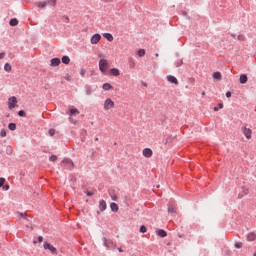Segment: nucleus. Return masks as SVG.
<instances>
[{
	"label": "nucleus",
	"instance_id": "f257e3e1",
	"mask_svg": "<svg viewBox=\"0 0 256 256\" xmlns=\"http://www.w3.org/2000/svg\"><path fill=\"white\" fill-rule=\"evenodd\" d=\"M99 69L101 73H107V69H109V61H107L106 59H100Z\"/></svg>",
	"mask_w": 256,
	"mask_h": 256
},
{
	"label": "nucleus",
	"instance_id": "f03ea898",
	"mask_svg": "<svg viewBox=\"0 0 256 256\" xmlns=\"http://www.w3.org/2000/svg\"><path fill=\"white\" fill-rule=\"evenodd\" d=\"M113 107H115V102H113L111 98H107L104 102L105 111H109V109H113Z\"/></svg>",
	"mask_w": 256,
	"mask_h": 256
},
{
	"label": "nucleus",
	"instance_id": "7ed1b4c3",
	"mask_svg": "<svg viewBox=\"0 0 256 256\" xmlns=\"http://www.w3.org/2000/svg\"><path fill=\"white\" fill-rule=\"evenodd\" d=\"M245 195H249V188L247 186H242L238 193V199H243Z\"/></svg>",
	"mask_w": 256,
	"mask_h": 256
},
{
	"label": "nucleus",
	"instance_id": "20e7f679",
	"mask_svg": "<svg viewBox=\"0 0 256 256\" xmlns=\"http://www.w3.org/2000/svg\"><path fill=\"white\" fill-rule=\"evenodd\" d=\"M103 245L106 247V249H115V244L111 240H107V238H102Z\"/></svg>",
	"mask_w": 256,
	"mask_h": 256
},
{
	"label": "nucleus",
	"instance_id": "39448f33",
	"mask_svg": "<svg viewBox=\"0 0 256 256\" xmlns=\"http://www.w3.org/2000/svg\"><path fill=\"white\" fill-rule=\"evenodd\" d=\"M17 105V98L15 96H12L8 99V109H15V106Z\"/></svg>",
	"mask_w": 256,
	"mask_h": 256
},
{
	"label": "nucleus",
	"instance_id": "423d86ee",
	"mask_svg": "<svg viewBox=\"0 0 256 256\" xmlns=\"http://www.w3.org/2000/svg\"><path fill=\"white\" fill-rule=\"evenodd\" d=\"M99 41H101V34H94L90 39V43L92 45H97V43H99Z\"/></svg>",
	"mask_w": 256,
	"mask_h": 256
},
{
	"label": "nucleus",
	"instance_id": "0eeeda50",
	"mask_svg": "<svg viewBox=\"0 0 256 256\" xmlns=\"http://www.w3.org/2000/svg\"><path fill=\"white\" fill-rule=\"evenodd\" d=\"M142 155L146 157V159H149L150 157H153V150H151L150 148H145L142 151Z\"/></svg>",
	"mask_w": 256,
	"mask_h": 256
},
{
	"label": "nucleus",
	"instance_id": "6e6552de",
	"mask_svg": "<svg viewBox=\"0 0 256 256\" xmlns=\"http://www.w3.org/2000/svg\"><path fill=\"white\" fill-rule=\"evenodd\" d=\"M44 249H48V251H51L53 253V255H55V253H57V248H55L53 245H51L48 242L44 243Z\"/></svg>",
	"mask_w": 256,
	"mask_h": 256
},
{
	"label": "nucleus",
	"instance_id": "1a4fd4ad",
	"mask_svg": "<svg viewBox=\"0 0 256 256\" xmlns=\"http://www.w3.org/2000/svg\"><path fill=\"white\" fill-rule=\"evenodd\" d=\"M242 133L244 134L246 139H251V133H253V131L250 128L243 127L242 128Z\"/></svg>",
	"mask_w": 256,
	"mask_h": 256
},
{
	"label": "nucleus",
	"instance_id": "9d476101",
	"mask_svg": "<svg viewBox=\"0 0 256 256\" xmlns=\"http://www.w3.org/2000/svg\"><path fill=\"white\" fill-rule=\"evenodd\" d=\"M167 81L169 83H172L173 85H179V80H177V78L173 75H168L167 76Z\"/></svg>",
	"mask_w": 256,
	"mask_h": 256
},
{
	"label": "nucleus",
	"instance_id": "9b49d317",
	"mask_svg": "<svg viewBox=\"0 0 256 256\" xmlns=\"http://www.w3.org/2000/svg\"><path fill=\"white\" fill-rule=\"evenodd\" d=\"M51 67H59L61 65V59L59 58H52L50 61Z\"/></svg>",
	"mask_w": 256,
	"mask_h": 256
},
{
	"label": "nucleus",
	"instance_id": "f8f14e48",
	"mask_svg": "<svg viewBox=\"0 0 256 256\" xmlns=\"http://www.w3.org/2000/svg\"><path fill=\"white\" fill-rule=\"evenodd\" d=\"M110 74H112L113 77H119L121 75V71L117 68L110 69Z\"/></svg>",
	"mask_w": 256,
	"mask_h": 256
},
{
	"label": "nucleus",
	"instance_id": "ddd939ff",
	"mask_svg": "<svg viewBox=\"0 0 256 256\" xmlns=\"http://www.w3.org/2000/svg\"><path fill=\"white\" fill-rule=\"evenodd\" d=\"M62 163H64V165H70L71 169H73V167H75V164L73 163V160L66 158L64 160H62Z\"/></svg>",
	"mask_w": 256,
	"mask_h": 256
},
{
	"label": "nucleus",
	"instance_id": "4468645a",
	"mask_svg": "<svg viewBox=\"0 0 256 256\" xmlns=\"http://www.w3.org/2000/svg\"><path fill=\"white\" fill-rule=\"evenodd\" d=\"M105 209H107V202H105V200H100L99 201V210L105 211Z\"/></svg>",
	"mask_w": 256,
	"mask_h": 256
},
{
	"label": "nucleus",
	"instance_id": "2eb2a0df",
	"mask_svg": "<svg viewBox=\"0 0 256 256\" xmlns=\"http://www.w3.org/2000/svg\"><path fill=\"white\" fill-rule=\"evenodd\" d=\"M110 209L113 213H117V211H119V205H117L115 202H112L110 204Z\"/></svg>",
	"mask_w": 256,
	"mask_h": 256
},
{
	"label": "nucleus",
	"instance_id": "dca6fc26",
	"mask_svg": "<svg viewBox=\"0 0 256 256\" xmlns=\"http://www.w3.org/2000/svg\"><path fill=\"white\" fill-rule=\"evenodd\" d=\"M10 27H17L19 25V20L17 18H12L9 22Z\"/></svg>",
	"mask_w": 256,
	"mask_h": 256
},
{
	"label": "nucleus",
	"instance_id": "f3484780",
	"mask_svg": "<svg viewBox=\"0 0 256 256\" xmlns=\"http://www.w3.org/2000/svg\"><path fill=\"white\" fill-rule=\"evenodd\" d=\"M239 82H240L242 85H245V83H247V75L241 74V75H240Z\"/></svg>",
	"mask_w": 256,
	"mask_h": 256
},
{
	"label": "nucleus",
	"instance_id": "a211bd4d",
	"mask_svg": "<svg viewBox=\"0 0 256 256\" xmlns=\"http://www.w3.org/2000/svg\"><path fill=\"white\" fill-rule=\"evenodd\" d=\"M157 235H158V237H167V231H165L163 229H159L157 231Z\"/></svg>",
	"mask_w": 256,
	"mask_h": 256
},
{
	"label": "nucleus",
	"instance_id": "6ab92c4d",
	"mask_svg": "<svg viewBox=\"0 0 256 256\" xmlns=\"http://www.w3.org/2000/svg\"><path fill=\"white\" fill-rule=\"evenodd\" d=\"M48 5L47 1H42V2H38L37 7H39L40 9H45Z\"/></svg>",
	"mask_w": 256,
	"mask_h": 256
},
{
	"label": "nucleus",
	"instance_id": "aec40b11",
	"mask_svg": "<svg viewBox=\"0 0 256 256\" xmlns=\"http://www.w3.org/2000/svg\"><path fill=\"white\" fill-rule=\"evenodd\" d=\"M62 63H64V65H69V63H71V58H69V56H63Z\"/></svg>",
	"mask_w": 256,
	"mask_h": 256
},
{
	"label": "nucleus",
	"instance_id": "412c9836",
	"mask_svg": "<svg viewBox=\"0 0 256 256\" xmlns=\"http://www.w3.org/2000/svg\"><path fill=\"white\" fill-rule=\"evenodd\" d=\"M255 239H256L255 233H253V232L248 233V235H247L248 241H255Z\"/></svg>",
	"mask_w": 256,
	"mask_h": 256
},
{
	"label": "nucleus",
	"instance_id": "4be33fe9",
	"mask_svg": "<svg viewBox=\"0 0 256 256\" xmlns=\"http://www.w3.org/2000/svg\"><path fill=\"white\" fill-rule=\"evenodd\" d=\"M128 65H129L130 69H135V60L133 58H129Z\"/></svg>",
	"mask_w": 256,
	"mask_h": 256
},
{
	"label": "nucleus",
	"instance_id": "5701e85b",
	"mask_svg": "<svg viewBox=\"0 0 256 256\" xmlns=\"http://www.w3.org/2000/svg\"><path fill=\"white\" fill-rule=\"evenodd\" d=\"M102 89L104 91H110V89H113V86H111V84H109V83H105V84H103Z\"/></svg>",
	"mask_w": 256,
	"mask_h": 256
},
{
	"label": "nucleus",
	"instance_id": "b1692460",
	"mask_svg": "<svg viewBox=\"0 0 256 256\" xmlns=\"http://www.w3.org/2000/svg\"><path fill=\"white\" fill-rule=\"evenodd\" d=\"M103 37H105V39H107V41H113V35L111 33H104Z\"/></svg>",
	"mask_w": 256,
	"mask_h": 256
},
{
	"label": "nucleus",
	"instance_id": "393cba45",
	"mask_svg": "<svg viewBox=\"0 0 256 256\" xmlns=\"http://www.w3.org/2000/svg\"><path fill=\"white\" fill-rule=\"evenodd\" d=\"M213 79H217V81H221V72H214Z\"/></svg>",
	"mask_w": 256,
	"mask_h": 256
},
{
	"label": "nucleus",
	"instance_id": "a878e982",
	"mask_svg": "<svg viewBox=\"0 0 256 256\" xmlns=\"http://www.w3.org/2000/svg\"><path fill=\"white\" fill-rule=\"evenodd\" d=\"M8 129L10 131H15V129H17V124H15V123L8 124Z\"/></svg>",
	"mask_w": 256,
	"mask_h": 256
},
{
	"label": "nucleus",
	"instance_id": "bb28decb",
	"mask_svg": "<svg viewBox=\"0 0 256 256\" xmlns=\"http://www.w3.org/2000/svg\"><path fill=\"white\" fill-rule=\"evenodd\" d=\"M137 55L140 57H145V49H139Z\"/></svg>",
	"mask_w": 256,
	"mask_h": 256
},
{
	"label": "nucleus",
	"instance_id": "cd10ccee",
	"mask_svg": "<svg viewBox=\"0 0 256 256\" xmlns=\"http://www.w3.org/2000/svg\"><path fill=\"white\" fill-rule=\"evenodd\" d=\"M46 2L48 3V5H53V7L57 5V0H48Z\"/></svg>",
	"mask_w": 256,
	"mask_h": 256
},
{
	"label": "nucleus",
	"instance_id": "c85d7f7f",
	"mask_svg": "<svg viewBox=\"0 0 256 256\" xmlns=\"http://www.w3.org/2000/svg\"><path fill=\"white\" fill-rule=\"evenodd\" d=\"M6 153H7L8 155H11V154L13 153V147L7 146V148H6Z\"/></svg>",
	"mask_w": 256,
	"mask_h": 256
},
{
	"label": "nucleus",
	"instance_id": "c756f323",
	"mask_svg": "<svg viewBox=\"0 0 256 256\" xmlns=\"http://www.w3.org/2000/svg\"><path fill=\"white\" fill-rule=\"evenodd\" d=\"M168 213H170L171 215H175V208L168 206Z\"/></svg>",
	"mask_w": 256,
	"mask_h": 256
},
{
	"label": "nucleus",
	"instance_id": "7c9ffc66",
	"mask_svg": "<svg viewBox=\"0 0 256 256\" xmlns=\"http://www.w3.org/2000/svg\"><path fill=\"white\" fill-rule=\"evenodd\" d=\"M4 70H6L7 72L11 71V64L6 63V64L4 65Z\"/></svg>",
	"mask_w": 256,
	"mask_h": 256
},
{
	"label": "nucleus",
	"instance_id": "2f4dec72",
	"mask_svg": "<svg viewBox=\"0 0 256 256\" xmlns=\"http://www.w3.org/2000/svg\"><path fill=\"white\" fill-rule=\"evenodd\" d=\"M0 137H7V131L5 129L0 131Z\"/></svg>",
	"mask_w": 256,
	"mask_h": 256
},
{
	"label": "nucleus",
	"instance_id": "473e14b6",
	"mask_svg": "<svg viewBox=\"0 0 256 256\" xmlns=\"http://www.w3.org/2000/svg\"><path fill=\"white\" fill-rule=\"evenodd\" d=\"M140 233H147V227L145 225L140 227Z\"/></svg>",
	"mask_w": 256,
	"mask_h": 256
},
{
	"label": "nucleus",
	"instance_id": "72a5a7b5",
	"mask_svg": "<svg viewBox=\"0 0 256 256\" xmlns=\"http://www.w3.org/2000/svg\"><path fill=\"white\" fill-rule=\"evenodd\" d=\"M75 113H79V110L75 108L70 109V115H75Z\"/></svg>",
	"mask_w": 256,
	"mask_h": 256
},
{
	"label": "nucleus",
	"instance_id": "f704fd0d",
	"mask_svg": "<svg viewBox=\"0 0 256 256\" xmlns=\"http://www.w3.org/2000/svg\"><path fill=\"white\" fill-rule=\"evenodd\" d=\"M49 161H52L53 163H55V161H57V156L51 155L49 158Z\"/></svg>",
	"mask_w": 256,
	"mask_h": 256
},
{
	"label": "nucleus",
	"instance_id": "c9c22d12",
	"mask_svg": "<svg viewBox=\"0 0 256 256\" xmlns=\"http://www.w3.org/2000/svg\"><path fill=\"white\" fill-rule=\"evenodd\" d=\"M243 247V244L241 242L235 243V248L236 249H241Z\"/></svg>",
	"mask_w": 256,
	"mask_h": 256
},
{
	"label": "nucleus",
	"instance_id": "e433bc0d",
	"mask_svg": "<svg viewBox=\"0 0 256 256\" xmlns=\"http://www.w3.org/2000/svg\"><path fill=\"white\" fill-rule=\"evenodd\" d=\"M91 93H92L91 88L86 85V95H91Z\"/></svg>",
	"mask_w": 256,
	"mask_h": 256
},
{
	"label": "nucleus",
	"instance_id": "4c0bfd02",
	"mask_svg": "<svg viewBox=\"0 0 256 256\" xmlns=\"http://www.w3.org/2000/svg\"><path fill=\"white\" fill-rule=\"evenodd\" d=\"M238 41H245V36L243 34L238 35Z\"/></svg>",
	"mask_w": 256,
	"mask_h": 256
},
{
	"label": "nucleus",
	"instance_id": "58836bf2",
	"mask_svg": "<svg viewBox=\"0 0 256 256\" xmlns=\"http://www.w3.org/2000/svg\"><path fill=\"white\" fill-rule=\"evenodd\" d=\"M18 115L19 117H25V111L23 110L18 111Z\"/></svg>",
	"mask_w": 256,
	"mask_h": 256
},
{
	"label": "nucleus",
	"instance_id": "ea45409f",
	"mask_svg": "<svg viewBox=\"0 0 256 256\" xmlns=\"http://www.w3.org/2000/svg\"><path fill=\"white\" fill-rule=\"evenodd\" d=\"M48 133H49L50 137H53V135H55V129H50L48 131Z\"/></svg>",
	"mask_w": 256,
	"mask_h": 256
},
{
	"label": "nucleus",
	"instance_id": "a19ab883",
	"mask_svg": "<svg viewBox=\"0 0 256 256\" xmlns=\"http://www.w3.org/2000/svg\"><path fill=\"white\" fill-rule=\"evenodd\" d=\"M5 185V178L1 177L0 178V187H3Z\"/></svg>",
	"mask_w": 256,
	"mask_h": 256
},
{
	"label": "nucleus",
	"instance_id": "79ce46f5",
	"mask_svg": "<svg viewBox=\"0 0 256 256\" xmlns=\"http://www.w3.org/2000/svg\"><path fill=\"white\" fill-rule=\"evenodd\" d=\"M85 73H87V71H85V69H81L80 70V75H81V77H85Z\"/></svg>",
	"mask_w": 256,
	"mask_h": 256
},
{
	"label": "nucleus",
	"instance_id": "37998d69",
	"mask_svg": "<svg viewBox=\"0 0 256 256\" xmlns=\"http://www.w3.org/2000/svg\"><path fill=\"white\" fill-rule=\"evenodd\" d=\"M110 197H111L112 201H117V195H111L110 194Z\"/></svg>",
	"mask_w": 256,
	"mask_h": 256
},
{
	"label": "nucleus",
	"instance_id": "c03bdc74",
	"mask_svg": "<svg viewBox=\"0 0 256 256\" xmlns=\"http://www.w3.org/2000/svg\"><path fill=\"white\" fill-rule=\"evenodd\" d=\"M65 79H66V81L71 82V76H70L69 74H67V75L65 76Z\"/></svg>",
	"mask_w": 256,
	"mask_h": 256
},
{
	"label": "nucleus",
	"instance_id": "a18cd8bd",
	"mask_svg": "<svg viewBox=\"0 0 256 256\" xmlns=\"http://www.w3.org/2000/svg\"><path fill=\"white\" fill-rule=\"evenodd\" d=\"M9 188H10L9 184H6L3 186V189H5V191H9Z\"/></svg>",
	"mask_w": 256,
	"mask_h": 256
},
{
	"label": "nucleus",
	"instance_id": "49530a36",
	"mask_svg": "<svg viewBox=\"0 0 256 256\" xmlns=\"http://www.w3.org/2000/svg\"><path fill=\"white\" fill-rule=\"evenodd\" d=\"M86 195H87V197H93V192L87 191V192H86Z\"/></svg>",
	"mask_w": 256,
	"mask_h": 256
},
{
	"label": "nucleus",
	"instance_id": "de8ad7c7",
	"mask_svg": "<svg viewBox=\"0 0 256 256\" xmlns=\"http://www.w3.org/2000/svg\"><path fill=\"white\" fill-rule=\"evenodd\" d=\"M181 65H183V60H181L180 62H178V63L176 64V67H181Z\"/></svg>",
	"mask_w": 256,
	"mask_h": 256
},
{
	"label": "nucleus",
	"instance_id": "09e8293b",
	"mask_svg": "<svg viewBox=\"0 0 256 256\" xmlns=\"http://www.w3.org/2000/svg\"><path fill=\"white\" fill-rule=\"evenodd\" d=\"M226 97H227V99L231 98V92L230 91L226 92Z\"/></svg>",
	"mask_w": 256,
	"mask_h": 256
},
{
	"label": "nucleus",
	"instance_id": "8fccbe9b",
	"mask_svg": "<svg viewBox=\"0 0 256 256\" xmlns=\"http://www.w3.org/2000/svg\"><path fill=\"white\" fill-rule=\"evenodd\" d=\"M38 241H39V243H43V236H39Z\"/></svg>",
	"mask_w": 256,
	"mask_h": 256
},
{
	"label": "nucleus",
	"instance_id": "3c124183",
	"mask_svg": "<svg viewBox=\"0 0 256 256\" xmlns=\"http://www.w3.org/2000/svg\"><path fill=\"white\" fill-rule=\"evenodd\" d=\"M5 57V52L0 53V59H3Z\"/></svg>",
	"mask_w": 256,
	"mask_h": 256
},
{
	"label": "nucleus",
	"instance_id": "603ef678",
	"mask_svg": "<svg viewBox=\"0 0 256 256\" xmlns=\"http://www.w3.org/2000/svg\"><path fill=\"white\" fill-rule=\"evenodd\" d=\"M218 109H223V103L218 104Z\"/></svg>",
	"mask_w": 256,
	"mask_h": 256
},
{
	"label": "nucleus",
	"instance_id": "864d4df0",
	"mask_svg": "<svg viewBox=\"0 0 256 256\" xmlns=\"http://www.w3.org/2000/svg\"><path fill=\"white\" fill-rule=\"evenodd\" d=\"M20 216L25 219V217L27 216V214H25V213H20Z\"/></svg>",
	"mask_w": 256,
	"mask_h": 256
},
{
	"label": "nucleus",
	"instance_id": "5fc2aeb1",
	"mask_svg": "<svg viewBox=\"0 0 256 256\" xmlns=\"http://www.w3.org/2000/svg\"><path fill=\"white\" fill-rule=\"evenodd\" d=\"M65 23H69V18L65 16Z\"/></svg>",
	"mask_w": 256,
	"mask_h": 256
},
{
	"label": "nucleus",
	"instance_id": "6e6d98bb",
	"mask_svg": "<svg viewBox=\"0 0 256 256\" xmlns=\"http://www.w3.org/2000/svg\"><path fill=\"white\" fill-rule=\"evenodd\" d=\"M214 111H216V112L219 111V107L215 106Z\"/></svg>",
	"mask_w": 256,
	"mask_h": 256
},
{
	"label": "nucleus",
	"instance_id": "4d7b16f0",
	"mask_svg": "<svg viewBox=\"0 0 256 256\" xmlns=\"http://www.w3.org/2000/svg\"><path fill=\"white\" fill-rule=\"evenodd\" d=\"M119 253H123V249L122 248H118Z\"/></svg>",
	"mask_w": 256,
	"mask_h": 256
},
{
	"label": "nucleus",
	"instance_id": "13d9d810",
	"mask_svg": "<svg viewBox=\"0 0 256 256\" xmlns=\"http://www.w3.org/2000/svg\"><path fill=\"white\" fill-rule=\"evenodd\" d=\"M94 140H95V141H99V138L96 137Z\"/></svg>",
	"mask_w": 256,
	"mask_h": 256
},
{
	"label": "nucleus",
	"instance_id": "bf43d9fd",
	"mask_svg": "<svg viewBox=\"0 0 256 256\" xmlns=\"http://www.w3.org/2000/svg\"><path fill=\"white\" fill-rule=\"evenodd\" d=\"M155 56H156V57H159V54H158V53H156V54H155Z\"/></svg>",
	"mask_w": 256,
	"mask_h": 256
},
{
	"label": "nucleus",
	"instance_id": "052dcab7",
	"mask_svg": "<svg viewBox=\"0 0 256 256\" xmlns=\"http://www.w3.org/2000/svg\"><path fill=\"white\" fill-rule=\"evenodd\" d=\"M183 15H187V12H183Z\"/></svg>",
	"mask_w": 256,
	"mask_h": 256
},
{
	"label": "nucleus",
	"instance_id": "680f3d73",
	"mask_svg": "<svg viewBox=\"0 0 256 256\" xmlns=\"http://www.w3.org/2000/svg\"><path fill=\"white\" fill-rule=\"evenodd\" d=\"M202 95H205V92H202Z\"/></svg>",
	"mask_w": 256,
	"mask_h": 256
},
{
	"label": "nucleus",
	"instance_id": "e2e57ef3",
	"mask_svg": "<svg viewBox=\"0 0 256 256\" xmlns=\"http://www.w3.org/2000/svg\"><path fill=\"white\" fill-rule=\"evenodd\" d=\"M253 256H256V252L253 254Z\"/></svg>",
	"mask_w": 256,
	"mask_h": 256
},
{
	"label": "nucleus",
	"instance_id": "0e129e2a",
	"mask_svg": "<svg viewBox=\"0 0 256 256\" xmlns=\"http://www.w3.org/2000/svg\"><path fill=\"white\" fill-rule=\"evenodd\" d=\"M145 87H147V84H144Z\"/></svg>",
	"mask_w": 256,
	"mask_h": 256
}]
</instances>
